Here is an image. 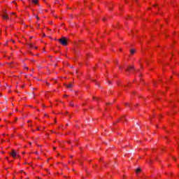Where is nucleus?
<instances>
[{"instance_id": "1", "label": "nucleus", "mask_w": 179, "mask_h": 179, "mask_svg": "<svg viewBox=\"0 0 179 179\" xmlns=\"http://www.w3.org/2000/svg\"><path fill=\"white\" fill-rule=\"evenodd\" d=\"M58 41L62 44V45H67V41L66 38L62 37V38L58 39Z\"/></svg>"}, {"instance_id": "2", "label": "nucleus", "mask_w": 179, "mask_h": 179, "mask_svg": "<svg viewBox=\"0 0 179 179\" xmlns=\"http://www.w3.org/2000/svg\"><path fill=\"white\" fill-rule=\"evenodd\" d=\"M10 156H12V157H16L17 154H16V151L15 150H13L11 153H10Z\"/></svg>"}, {"instance_id": "3", "label": "nucleus", "mask_w": 179, "mask_h": 179, "mask_svg": "<svg viewBox=\"0 0 179 179\" xmlns=\"http://www.w3.org/2000/svg\"><path fill=\"white\" fill-rule=\"evenodd\" d=\"M132 69H134V66H129L128 69H126V72H129Z\"/></svg>"}, {"instance_id": "4", "label": "nucleus", "mask_w": 179, "mask_h": 179, "mask_svg": "<svg viewBox=\"0 0 179 179\" xmlns=\"http://www.w3.org/2000/svg\"><path fill=\"white\" fill-rule=\"evenodd\" d=\"M3 19H9V16L6 14L2 15Z\"/></svg>"}, {"instance_id": "5", "label": "nucleus", "mask_w": 179, "mask_h": 179, "mask_svg": "<svg viewBox=\"0 0 179 179\" xmlns=\"http://www.w3.org/2000/svg\"><path fill=\"white\" fill-rule=\"evenodd\" d=\"M142 171V169L141 168H138L136 169V174H138V173H141Z\"/></svg>"}, {"instance_id": "6", "label": "nucleus", "mask_w": 179, "mask_h": 179, "mask_svg": "<svg viewBox=\"0 0 179 179\" xmlns=\"http://www.w3.org/2000/svg\"><path fill=\"white\" fill-rule=\"evenodd\" d=\"M135 49L130 50V53L131 54V55H134V54H135Z\"/></svg>"}, {"instance_id": "7", "label": "nucleus", "mask_w": 179, "mask_h": 179, "mask_svg": "<svg viewBox=\"0 0 179 179\" xmlns=\"http://www.w3.org/2000/svg\"><path fill=\"white\" fill-rule=\"evenodd\" d=\"M65 86H66L68 88H71L73 85L72 84H69V85L66 84Z\"/></svg>"}, {"instance_id": "8", "label": "nucleus", "mask_w": 179, "mask_h": 179, "mask_svg": "<svg viewBox=\"0 0 179 179\" xmlns=\"http://www.w3.org/2000/svg\"><path fill=\"white\" fill-rule=\"evenodd\" d=\"M33 3H38V0H33Z\"/></svg>"}, {"instance_id": "9", "label": "nucleus", "mask_w": 179, "mask_h": 179, "mask_svg": "<svg viewBox=\"0 0 179 179\" xmlns=\"http://www.w3.org/2000/svg\"><path fill=\"white\" fill-rule=\"evenodd\" d=\"M93 100H97L99 101V98H96L95 96H92Z\"/></svg>"}, {"instance_id": "10", "label": "nucleus", "mask_w": 179, "mask_h": 179, "mask_svg": "<svg viewBox=\"0 0 179 179\" xmlns=\"http://www.w3.org/2000/svg\"><path fill=\"white\" fill-rule=\"evenodd\" d=\"M70 106H71L72 107H75V105L73 104V102H70Z\"/></svg>"}, {"instance_id": "11", "label": "nucleus", "mask_w": 179, "mask_h": 179, "mask_svg": "<svg viewBox=\"0 0 179 179\" xmlns=\"http://www.w3.org/2000/svg\"><path fill=\"white\" fill-rule=\"evenodd\" d=\"M32 96H33L34 97H36V94H34V92H32Z\"/></svg>"}, {"instance_id": "12", "label": "nucleus", "mask_w": 179, "mask_h": 179, "mask_svg": "<svg viewBox=\"0 0 179 179\" xmlns=\"http://www.w3.org/2000/svg\"><path fill=\"white\" fill-rule=\"evenodd\" d=\"M36 18L37 19V20H40V18L38 17V16H36Z\"/></svg>"}, {"instance_id": "13", "label": "nucleus", "mask_w": 179, "mask_h": 179, "mask_svg": "<svg viewBox=\"0 0 179 179\" xmlns=\"http://www.w3.org/2000/svg\"><path fill=\"white\" fill-rule=\"evenodd\" d=\"M29 47H31V48H33V44H29Z\"/></svg>"}, {"instance_id": "14", "label": "nucleus", "mask_w": 179, "mask_h": 179, "mask_svg": "<svg viewBox=\"0 0 179 179\" xmlns=\"http://www.w3.org/2000/svg\"><path fill=\"white\" fill-rule=\"evenodd\" d=\"M122 120H124L125 121H127V119H125V117H122Z\"/></svg>"}, {"instance_id": "15", "label": "nucleus", "mask_w": 179, "mask_h": 179, "mask_svg": "<svg viewBox=\"0 0 179 179\" xmlns=\"http://www.w3.org/2000/svg\"><path fill=\"white\" fill-rule=\"evenodd\" d=\"M3 13H6V10H3Z\"/></svg>"}, {"instance_id": "16", "label": "nucleus", "mask_w": 179, "mask_h": 179, "mask_svg": "<svg viewBox=\"0 0 179 179\" xmlns=\"http://www.w3.org/2000/svg\"><path fill=\"white\" fill-rule=\"evenodd\" d=\"M47 86H50V83H46Z\"/></svg>"}, {"instance_id": "17", "label": "nucleus", "mask_w": 179, "mask_h": 179, "mask_svg": "<svg viewBox=\"0 0 179 179\" xmlns=\"http://www.w3.org/2000/svg\"><path fill=\"white\" fill-rule=\"evenodd\" d=\"M125 104L129 107V103H126Z\"/></svg>"}, {"instance_id": "18", "label": "nucleus", "mask_w": 179, "mask_h": 179, "mask_svg": "<svg viewBox=\"0 0 179 179\" xmlns=\"http://www.w3.org/2000/svg\"><path fill=\"white\" fill-rule=\"evenodd\" d=\"M39 130H40V129H39V128H37V129H36V131H39Z\"/></svg>"}, {"instance_id": "19", "label": "nucleus", "mask_w": 179, "mask_h": 179, "mask_svg": "<svg viewBox=\"0 0 179 179\" xmlns=\"http://www.w3.org/2000/svg\"><path fill=\"white\" fill-rule=\"evenodd\" d=\"M119 68H120V69H122V66H120Z\"/></svg>"}, {"instance_id": "20", "label": "nucleus", "mask_w": 179, "mask_h": 179, "mask_svg": "<svg viewBox=\"0 0 179 179\" xmlns=\"http://www.w3.org/2000/svg\"><path fill=\"white\" fill-rule=\"evenodd\" d=\"M25 69H29V68L28 67H25Z\"/></svg>"}, {"instance_id": "21", "label": "nucleus", "mask_w": 179, "mask_h": 179, "mask_svg": "<svg viewBox=\"0 0 179 179\" xmlns=\"http://www.w3.org/2000/svg\"><path fill=\"white\" fill-rule=\"evenodd\" d=\"M104 20H106V18H103V21H104Z\"/></svg>"}, {"instance_id": "22", "label": "nucleus", "mask_w": 179, "mask_h": 179, "mask_svg": "<svg viewBox=\"0 0 179 179\" xmlns=\"http://www.w3.org/2000/svg\"><path fill=\"white\" fill-rule=\"evenodd\" d=\"M55 149H57V148L54 147V150H55Z\"/></svg>"}, {"instance_id": "23", "label": "nucleus", "mask_w": 179, "mask_h": 179, "mask_svg": "<svg viewBox=\"0 0 179 179\" xmlns=\"http://www.w3.org/2000/svg\"><path fill=\"white\" fill-rule=\"evenodd\" d=\"M13 41V43H15V41Z\"/></svg>"}, {"instance_id": "24", "label": "nucleus", "mask_w": 179, "mask_h": 179, "mask_svg": "<svg viewBox=\"0 0 179 179\" xmlns=\"http://www.w3.org/2000/svg\"><path fill=\"white\" fill-rule=\"evenodd\" d=\"M71 69H73V66H71Z\"/></svg>"}, {"instance_id": "25", "label": "nucleus", "mask_w": 179, "mask_h": 179, "mask_svg": "<svg viewBox=\"0 0 179 179\" xmlns=\"http://www.w3.org/2000/svg\"><path fill=\"white\" fill-rule=\"evenodd\" d=\"M35 48H36V50H37V47H36Z\"/></svg>"}, {"instance_id": "26", "label": "nucleus", "mask_w": 179, "mask_h": 179, "mask_svg": "<svg viewBox=\"0 0 179 179\" xmlns=\"http://www.w3.org/2000/svg\"><path fill=\"white\" fill-rule=\"evenodd\" d=\"M109 83H111V81H109Z\"/></svg>"}, {"instance_id": "27", "label": "nucleus", "mask_w": 179, "mask_h": 179, "mask_svg": "<svg viewBox=\"0 0 179 179\" xmlns=\"http://www.w3.org/2000/svg\"><path fill=\"white\" fill-rule=\"evenodd\" d=\"M22 87H24V86H22Z\"/></svg>"}, {"instance_id": "28", "label": "nucleus", "mask_w": 179, "mask_h": 179, "mask_svg": "<svg viewBox=\"0 0 179 179\" xmlns=\"http://www.w3.org/2000/svg\"><path fill=\"white\" fill-rule=\"evenodd\" d=\"M69 124H66V126H68Z\"/></svg>"}, {"instance_id": "29", "label": "nucleus", "mask_w": 179, "mask_h": 179, "mask_svg": "<svg viewBox=\"0 0 179 179\" xmlns=\"http://www.w3.org/2000/svg\"><path fill=\"white\" fill-rule=\"evenodd\" d=\"M6 159H7V160H8V157H6Z\"/></svg>"}, {"instance_id": "30", "label": "nucleus", "mask_w": 179, "mask_h": 179, "mask_svg": "<svg viewBox=\"0 0 179 179\" xmlns=\"http://www.w3.org/2000/svg\"><path fill=\"white\" fill-rule=\"evenodd\" d=\"M47 162H49V159H48V161Z\"/></svg>"}]
</instances>
